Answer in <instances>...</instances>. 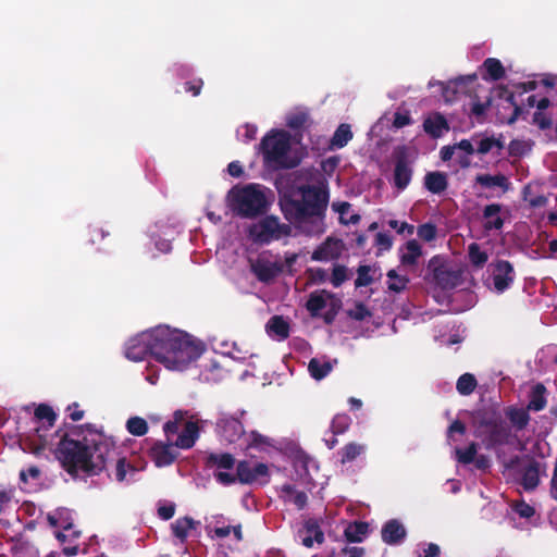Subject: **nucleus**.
Returning a JSON list of instances; mask_svg holds the SVG:
<instances>
[{
    "label": "nucleus",
    "mask_w": 557,
    "mask_h": 557,
    "mask_svg": "<svg viewBox=\"0 0 557 557\" xmlns=\"http://www.w3.org/2000/svg\"><path fill=\"white\" fill-rule=\"evenodd\" d=\"M494 147H497L498 149L503 148V143L498 139H495L494 137H485L480 140L476 152L479 154H486L488 153Z\"/></svg>",
    "instance_id": "603ef678"
},
{
    "label": "nucleus",
    "mask_w": 557,
    "mask_h": 557,
    "mask_svg": "<svg viewBox=\"0 0 557 557\" xmlns=\"http://www.w3.org/2000/svg\"><path fill=\"white\" fill-rule=\"evenodd\" d=\"M203 81L201 78L188 81L184 84L186 92H190L194 97L198 96L202 89Z\"/></svg>",
    "instance_id": "338daca9"
},
{
    "label": "nucleus",
    "mask_w": 557,
    "mask_h": 557,
    "mask_svg": "<svg viewBox=\"0 0 557 557\" xmlns=\"http://www.w3.org/2000/svg\"><path fill=\"white\" fill-rule=\"evenodd\" d=\"M348 315L356 321H363L371 315V312L363 302H357L354 309L348 311Z\"/></svg>",
    "instance_id": "5fc2aeb1"
},
{
    "label": "nucleus",
    "mask_w": 557,
    "mask_h": 557,
    "mask_svg": "<svg viewBox=\"0 0 557 557\" xmlns=\"http://www.w3.org/2000/svg\"><path fill=\"white\" fill-rule=\"evenodd\" d=\"M478 453V444L471 443L467 448H456V457L458 462L462 465H470L473 462Z\"/></svg>",
    "instance_id": "a18cd8bd"
},
{
    "label": "nucleus",
    "mask_w": 557,
    "mask_h": 557,
    "mask_svg": "<svg viewBox=\"0 0 557 557\" xmlns=\"http://www.w3.org/2000/svg\"><path fill=\"white\" fill-rule=\"evenodd\" d=\"M199 437V426L195 421H187L183 431L177 435L174 446L181 449L191 448Z\"/></svg>",
    "instance_id": "6ab92c4d"
},
{
    "label": "nucleus",
    "mask_w": 557,
    "mask_h": 557,
    "mask_svg": "<svg viewBox=\"0 0 557 557\" xmlns=\"http://www.w3.org/2000/svg\"><path fill=\"white\" fill-rule=\"evenodd\" d=\"M198 523L199 522H196L193 518L186 516V517L176 519L171 524V529H172L173 535L175 537H177L178 540H181L182 542H184L188 536V532L191 529H195Z\"/></svg>",
    "instance_id": "c756f323"
},
{
    "label": "nucleus",
    "mask_w": 557,
    "mask_h": 557,
    "mask_svg": "<svg viewBox=\"0 0 557 557\" xmlns=\"http://www.w3.org/2000/svg\"><path fill=\"white\" fill-rule=\"evenodd\" d=\"M472 425L475 430V436L482 440L486 449L511 445L517 440L502 412L494 407L475 410L472 413Z\"/></svg>",
    "instance_id": "20e7f679"
},
{
    "label": "nucleus",
    "mask_w": 557,
    "mask_h": 557,
    "mask_svg": "<svg viewBox=\"0 0 557 557\" xmlns=\"http://www.w3.org/2000/svg\"><path fill=\"white\" fill-rule=\"evenodd\" d=\"M299 191V199L286 198L282 202L286 220L294 224L323 220L329 203V191L314 185H302Z\"/></svg>",
    "instance_id": "7ed1b4c3"
},
{
    "label": "nucleus",
    "mask_w": 557,
    "mask_h": 557,
    "mask_svg": "<svg viewBox=\"0 0 557 557\" xmlns=\"http://www.w3.org/2000/svg\"><path fill=\"white\" fill-rule=\"evenodd\" d=\"M341 240L327 237L320 246H318L312 255L313 261H327L337 259L341 256Z\"/></svg>",
    "instance_id": "dca6fc26"
},
{
    "label": "nucleus",
    "mask_w": 557,
    "mask_h": 557,
    "mask_svg": "<svg viewBox=\"0 0 557 557\" xmlns=\"http://www.w3.org/2000/svg\"><path fill=\"white\" fill-rule=\"evenodd\" d=\"M332 369L333 364L329 360L321 361L318 358H312L308 363V371L310 375L317 381L327 376Z\"/></svg>",
    "instance_id": "473e14b6"
},
{
    "label": "nucleus",
    "mask_w": 557,
    "mask_h": 557,
    "mask_svg": "<svg viewBox=\"0 0 557 557\" xmlns=\"http://www.w3.org/2000/svg\"><path fill=\"white\" fill-rule=\"evenodd\" d=\"M265 163L276 169H294L300 159L289 157L290 135L283 129H271L259 145Z\"/></svg>",
    "instance_id": "39448f33"
},
{
    "label": "nucleus",
    "mask_w": 557,
    "mask_h": 557,
    "mask_svg": "<svg viewBox=\"0 0 557 557\" xmlns=\"http://www.w3.org/2000/svg\"><path fill=\"white\" fill-rule=\"evenodd\" d=\"M354 137L351 132V126L347 123H342L335 129L333 136L331 137L327 149L336 150L344 148Z\"/></svg>",
    "instance_id": "4be33fe9"
},
{
    "label": "nucleus",
    "mask_w": 557,
    "mask_h": 557,
    "mask_svg": "<svg viewBox=\"0 0 557 557\" xmlns=\"http://www.w3.org/2000/svg\"><path fill=\"white\" fill-rule=\"evenodd\" d=\"M475 183L485 188L500 187L504 191H506L509 186L508 178L504 174H478L475 176Z\"/></svg>",
    "instance_id": "7c9ffc66"
},
{
    "label": "nucleus",
    "mask_w": 557,
    "mask_h": 557,
    "mask_svg": "<svg viewBox=\"0 0 557 557\" xmlns=\"http://www.w3.org/2000/svg\"><path fill=\"white\" fill-rule=\"evenodd\" d=\"M375 245L383 250H388L393 245L392 237L386 233L380 232L375 235Z\"/></svg>",
    "instance_id": "774afa93"
},
{
    "label": "nucleus",
    "mask_w": 557,
    "mask_h": 557,
    "mask_svg": "<svg viewBox=\"0 0 557 557\" xmlns=\"http://www.w3.org/2000/svg\"><path fill=\"white\" fill-rule=\"evenodd\" d=\"M216 432L225 442L236 443L245 434L244 425L237 418L223 414L216 422Z\"/></svg>",
    "instance_id": "9b49d317"
},
{
    "label": "nucleus",
    "mask_w": 557,
    "mask_h": 557,
    "mask_svg": "<svg viewBox=\"0 0 557 557\" xmlns=\"http://www.w3.org/2000/svg\"><path fill=\"white\" fill-rule=\"evenodd\" d=\"M364 451H366L364 445L358 444L355 442H350V443L346 444L338 453L341 456V459H339L341 463L345 465V463L351 462V461L356 460L359 456L364 454Z\"/></svg>",
    "instance_id": "c9c22d12"
},
{
    "label": "nucleus",
    "mask_w": 557,
    "mask_h": 557,
    "mask_svg": "<svg viewBox=\"0 0 557 557\" xmlns=\"http://www.w3.org/2000/svg\"><path fill=\"white\" fill-rule=\"evenodd\" d=\"M47 519L51 527L62 529V531L55 532V536L60 542H65L79 535V532L72 530L73 517L69 509H57L55 511L48 513Z\"/></svg>",
    "instance_id": "1a4fd4ad"
},
{
    "label": "nucleus",
    "mask_w": 557,
    "mask_h": 557,
    "mask_svg": "<svg viewBox=\"0 0 557 557\" xmlns=\"http://www.w3.org/2000/svg\"><path fill=\"white\" fill-rule=\"evenodd\" d=\"M58 458L71 474H96L104 463L103 451L96 436L83 440L64 438L58 449Z\"/></svg>",
    "instance_id": "f03ea898"
},
{
    "label": "nucleus",
    "mask_w": 557,
    "mask_h": 557,
    "mask_svg": "<svg viewBox=\"0 0 557 557\" xmlns=\"http://www.w3.org/2000/svg\"><path fill=\"white\" fill-rule=\"evenodd\" d=\"M307 535L302 539V545L311 548L313 543L322 544L324 542V533L320 528L318 520L308 519L304 524Z\"/></svg>",
    "instance_id": "5701e85b"
},
{
    "label": "nucleus",
    "mask_w": 557,
    "mask_h": 557,
    "mask_svg": "<svg viewBox=\"0 0 557 557\" xmlns=\"http://www.w3.org/2000/svg\"><path fill=\"white\" fill-rule=\"evenodd\" d=\"M503 206L500 203H491L483 209V226L485 231L500 230L504 226V219L499 215Z\"/></svg>",
    "instance_id": "aec40b11"
},
{
    "label": "nucleus",
    "mask_w": 557,
    "mask_h": 557,
    "mask_svg": "<svg viewBox=\"0 0 557 557\" xmlns=\"http://www.w3.org/2000/svg\"><path fill=\"white\" fill-rule=\"evenodd\" d=\"M492 278L495 290L503 294L516 278L513 265L508 260H497L493 263Z\"/></svg>",
    "instance_id": "9d476101"
},
{
    "label": "nucleus",
    "mask_w": 557,
    "mask_h": 557,
    "mask_svg": "<svg viewBox=\"0 0 557 557\" xmlns=\"http://www.w3.org/2000/svg\"><path fill=\"white\" fill-rule=\"evenodd\" d=\"M424 186L432 194H442L448 187L447 175L443 172H429L424 176Z\"/></svg>",
    "instance_id": "b1692460"
},
{
    "label": "nucleus",
    "mask_w": 557,
    "mask_h": 557,
    "mask_svg": "<svg viewBox=\"0 0 557 557\" xmlns=\"http://www.w3.org/2000/svg\"><path fill=\"white\" fill-rule=\"evenodd\" d=\"M508 152L511 157H521L525 153V143L513 139L509 143Z\"/></svg>",
    "instance_id": "0e129e2a"
},
{
    "label": "nucleus",
    "mask_w": 557,
    "mask_h": 557,
    "mask_svg": "<svg viewBox=\"0 0 557 557\" xmlns=\"http://www.w3.org/2000/svg\"><path fill=\"white\" fill-rule=\"evenodd\" d=\"M175 504L174 503H164V504H161L159 507H158V516L159 518H161L162 520H170L173 518L174 513H175Z\"/></svg>",
    "instance_id": "e2e57ef3"
},
{
    "label": "nucleus",
    "mask_w": 557,
    "mask_h": 557,
    "mask_svg": "<svg viewBox=\"0 0 557 557\" xmlns=\"http://www.w3.org/2000/svg\"><path fill=\"white\" fill-rule=\"evenodd\" d=\"M436 283L443 288H455L459 283V273L444 267H436L433 270Z\"/></svg>",
    "instance_id": "393cba45"
},
{
    "label": "nucleus",
    "mask_w": 557,
    "mask_h": 557,
    "mask_svg": "<svg viewBox=\"0 0 557 557\" xmlns=\"http://www.w3.org/2000/svg\"><path fill=\"white\" fill-rule=\"evenodd\" d=\"M533 123L542 131L549 129L553 125L552 119L541 111L534 112Z\"/></svg>",
    "instance_id": "bf43d9fd"
},
{
    "label": "nucleus",
    "mask_w": 557,
    "mask_h": 557,
    "mask_svg": "<svg viewBox=\"0 0 557 557\" xmlns=\"http://www.w3.org/2000/svg\"><path fill=\"white\" fill-rule=\"evenodd\" d=\"M412 169L409 165L405 148L397 153L394 169V185L404 190L410 183Z\"/></svg>",
    "instance_id": "4468645a"
},
{
    "label": "nucleus",
    "mask_w": 557,
    "mask_h": 557,
    "mask_svg": "<svg viewBox=\"0 0 557 557\" xmlns=\"http://www.w3.org/2000/svg\"><path fill=\"white\" fill-rule=\"evenodd\" d=\"M144 354L152 356L169 370L183 371L205 351V345L191 335L169 325L141 332Z\"/></svg>",
    "instance_id": "f257e3e1"
},
{
    "label": "nucleus",
    "mask_w": 557,
    "mask_h": 557,
    "mask_svg": "<svg viewBox=\"0 0 557 557\" xmlns=\"http://www.w3.org/2000/svg\"><path fill=\"white\" fill-rule=\"evenodd\" d=\"M388 277V289L395 293H400L406 289L409 278L407 276L399 275L396 270L392 269L387 272Z\"/></svg>",
    "instance_id": "a19ab883"
},
{
    "label": "nucleus",
    "mask_w": 557,
    "mask_h": 557,
    "mask_svg": "<svg viewBox=\"0 0 557 557\" xmlns=\"http://www.w3.org/2000/svg\"><path fill=\"white\" fill-rule=\"evenodd\" d=\"M478 385L475 376L471 373H463L457 380L456 388L460 395L468 396L472 394Z\"/></svg>",
    "instance_id": "58836bf2"
},
{
    "label": "nucleus",
    "mask_w": 557,
    "mask_h": 557,
    "mask_svg": "<svg viewBox=\"0 0 557 557\" xmlns=\"http://www.w3.org/2000/svg\"><path fill=\"white\" fill-rule=\"evenodd\" d=\"M49 444V436L46 433H41L40 429L36 430V434L29 437V449L34 454H39Z\"/></svg>",
    "instance_id": "c03bdc74"
},
{
    "label": "nucleus",
    "mask_w": 557,
    "mask_h": 557,
    "mask_svg": "<svg viewBox=\"0 0 557 557\" xmlns=\"http://www.w3.org/2000/svg\"><path fill=\"white\" fill-rule=\"evenodd\" d=\"M227 198L232 211L240 218L253 219L264 214L268 210L265 195L255 184L232 188Z\"/></svg>",
    "instance_id": "423d86ee"
},
{
    "label": "nucleus",
    "mask_w": 557,
    "mask_h": 557,
    "mask_svg": "<svg viewBox=\"0 0 557 557\" xmlns=\"http://www.w3.org/2000/svg\"><path fill=\"white\" fill-rule=\"evenodd\" d=\"M381 534L384 543L395 545L406 537L407 532L398 520L392 519L383 525Z\"/></svg>",
    "instance_id": "f3484780"
},
{
    "label": "nucleus",
    "mask_w": 557,
    "mask_h": 557,
    "mask_svg": "<svg viewBox=\"0 0 557 557\" xmlns=\"http://www.w3.org/2000/svg\"><path fill=\"white\" fill-rule=\"evenodd\" d=\"M483 67L486 71V76H483L485 79L488 77L492 81H499L505 76V69L498 59L487 58L483 62Z\"/></svg>",
    "instance_id": "e433bc0d"
},
{
    "label": "nucleus",
    "mask_w": 557,
    "mask_h": 557,
    "mask_svg": "<svg viewBox=\"0 0 557 557\" xmlns=\"http://www.w3.org/2000/svg\"><path fill=\"white\" fill-rule=\"evenodd\" d=\"M546 387L543 383H536L530 393V400L527 406L528 410L541 411L546 407L547 400L545 397Z\"/></svg>",
    "instance_id": "c85d7f7f"
},
{
    "label": "nucleus",
    "mask_w": 557,
    "mask_h": 557,
    "mask_svg": "<svg viewBox=\"0 0 557 557\" xmlns=\"http://www.w3.org/2000/svg\"><path fill=\"white\" fill-rule=\"evenodd\" d=\"M208 469L231 470L235 466V458L230 453H210L205 460Z\"/></svg>",
    "instance_id": "412c9836"
},
{
    "label": "nucleus",
    "mask_w": 557,
    "mask_h": 557,
    "mask_svg": "<svg viewBox=\"0 0 557 557\" xmlns=\"http://www.w3.org/2000/svg\"><path fill=\"white\" fill-rule=\"evenodd\" d=\"M368 531L369 525L367 522L356 521L349 523V525L344 531V535L349 543H359L362 542Z\"/></svg>",
    "instance_id": "2f4dec72"
},
{
    "label": "nucleus",
    "mask_w": 557,
    "mask_h": 557,
    "mask_svg": "<svg viewBox=\"0 0 557 557\" xmlns=\"http://www.w3.org/2000/svg\"><path fill=\"white\" fill-rule=\"evenodd\" d=\"M231 356L234 360L245 361L248 358L258 357V354L249 351L248 349L243 350V349L238 348L236 344H234L233 351L231 352Z\"/></svg>",
    "instance_id": "69168bd1"
},
{
    "label": "nucleus",
    "mask_w": 557,
    "mask_h": 557,
    "mask_svg": "<svg viewBox=\"0 0 557 557\" xmlns=\"http://www.w3.org/2000/svg\"><path fill=\"white\" fill-rule=\"evenodd\" d=\"M214 478L223 485L234 484L237 480L242 484L258 483L264 485L270 481V472L268 465L263 462L252 463L242 460L237 463L236 475L225 471H215Z\"/></svg>",
    "instance_id": "0eeeda50"
},
{
    "label": "nucleus",
    "mask_w": 557,
    "mask_h": 557,
    "mask_svg": "<svg viewBox=\"0 0 557 557\" xmlns=\"http://www.w3.org/2000/svg\"><path fill=\"white\" fill-rule=\"evenodd\" d=\"M529 410L525 408H517L509 406L505 409L506 418L518 431L525 429L530 422Z\"/></svg>",
    "instance_id": "bb28decb"
},
{
    "label": "nucleus",
    "mask_w": 557,
    "mask_h": 557,
    "mask_svg": "<svg viewBox=\"0 0 557 557\" xmlns=\"http://www.w3.org/2000/svg\"><path fill=\"white\" fill-rule=\"evenodd\" d=\"M40 471L37 467L30 466L20 472V480L23 484L27 485L30 482L38 480Z\"/></svg>",
    "instance_id": "13d9d810"
},
{
    "label": "nucleus",
    "mask_w": 557,
    "mask_h": 557,
    "mask_svg": "<svg viewBox=\"0 0 557 557\" xmlns=\"http://www.w3.org/2000/svg\"><path fill=\"white\" fill-rule=\"evenodd\" d=\"M326 306V300L322 294H319L317 292L311 293L306 307L307 310L312 314L317 315L322 309H324Z\"/></svg>",
    "instance_id": "79ce46f5"
},
{
    "label": "nucleus",
    "mask_w": 557,
    "mask_h": 557,
    "mask_svg": "<svg viewBox=\"0 0 557 557\" xmlns=\"http://www.w3.org/2000/svg\"><path fill=\"white\" fill-rule=\"evenodd\" d=\"M289 234V225L280 223L278 218L274 215L264 216L249 228L250 237L259 244H270Z\"/></svg>",
    "instance_id": "6e6552de"
},
{
    "label": "nucleus",
    "mask_w": 557,
    "mask_h": 557,
    "mask_svg": "<svg viewBox=\"0 0 557 557\" xmlns=\"http://www.w3.org/2000/svg\"><path fill=\"white\" fill-rule=\"evenodd\" d=\"M423 129L432 138H440L444 132L449 131V125L443 114L435 112L423 121Z\"/></svg>",
    "instance_id": "a211bd4d"
},
{
    "label": "nucleus",
    "mask_w": 557,
    "mask_h": 557,
    "mask_svg": "<svg viewBox=\"0 0 557 557\" xmlns=\"http://www.w3.org/2000/svg\"><path fill=\"white\" fill-rule=\"evenodd\" d=\"M35 418L47 426H52L55 416L52 409L46 405H40L35 410Z\"/></svg>",
    "instance_id": "de8ad7c7"
},
{
    "label": "nucleus",
    "mask_w": 557,
    "mask_h": 557,
    "mask_svg": "<svg viewBox=\"0 0 557 557\" xmlns=\"http://www.w3.org/2000/svg\"><path fill=\"white\" fill-rule=\"evenodd\" d=\"M174 443L156 442L149 449V457L159 468L172 465L178 453L173 448Z\"/></svg>",
    "instance_id": "f8f14e48"
},
{
    "label": "nucleus",
    "mask_w": 557,
    "mask_h": 557,
    "mask_svg": "<svg viewBox=\"0 0 557 557\" xmlns=\"http://www.w3.org/2000/svg\"><path fill=\"white\" fill-rule=\"evenodd\" d=\"M135 472H136V470H135L134 466L131 462H128L125 458H121L116 462V467H115L116 480H119V481L127 480V475L129 474L131 476H133L135 474Z\"/></svg>",
    "instance_id": "49530a36"
},
{
    "label": "nucleus",
    "mask_w": 557,
    "mask_h": 557,
    "mask_svg": "<svg viewBox=\"0 0 557 557\" xmlns=\"http://www.w3.org/2000/svg\"><path fill=\"white\" fill-rule=\"evenodd\" d=\"M540 483L539 466L535 461L528 465L522 472V486L527 491L534 490Z\"/></svg>",
    "instance_id": "72a5a7b5"
},
{
    "label": "nucleus",
    "mask_w": 557,
    "mask_h": 557,
    "mask_svg": "<svg viewBox=\"0 0 557 557\" xmlns=\"http://www.w3.org/2000/svg\"><path fill=\"white\" fill-rule=\"evenodd\" d=\"M406 251L400 257V262L404 265H414L418 262L419 257L422 255L420 244L416 239L407 242Z\"/></svg>",
    "instance_id": "f704fd0d"
},
{
    "label": "nucleus",
    "mask_w": 557,
    "mask_h": 557,
    "mask_svg": "<svg viewBox=\"0 0 557 557\" xmlns=\"http://www.w3.org/2000/svg\"><path fill=\"white\" fill-rule=\"evenodd\" d=\"M139 341L136 337H132L125 345V357L132 361L139 360Z\"/></svg>",
    "instance_id": "6e6d98bb"
},
{
    "label": "nucleus",
    "mask_w": 557,
    "mask_h": 557,
    "mask_svg": "<svg viewBox=\"0 0 557 557\" xmlns=\"http://www.w3.org/2000/svg\"><path fill=\"white\" fill-rule=\"evenodd\" d=\"M465 83V78H456L454 81H450L446 86H443V96L446 101H451L453 96L456 92V88Z\"/></svg>",
    "instance_id": "052dcab7"
},
{
    "label": "nucleus",
    "mask_w": 557,
    "mask_h": 557,
    "mask_svg": "<svg viewBox=\"0 0 557 557\" xmlns=\"http://www.w3.org/2000/svg\"><path fill=\"white\" fill-rule=\"evenodd\" d=\"M468 256L471 264L475 268H483V265L487 262L488 255L486 251L482 250L480 245L476 243H472L468 247Z\"/></svg>",
    "instance_id": "ea45409f"
},
{
    "label": "nucleus",
    "mask_w": 557,
    "mask_h": 557,
    "mask_svg": "<svg viewBox=\"0 0 557 557\" xmlns=\"http://www.w3.org/2000/svg\"><path fill=\"white\" fill-rule=\"evenodd\" d=\"M493 100L503 101L505 108H512V114L506 120L507 124H513L518 117L523 113V109L516 101V96L506 86L499 85L492 90Z\"/></svg>",
    "instance_id": "ddd939ff"
},
{
    "label": "nucleus",
    "mask_w": 557,
    "mask_h": 557,
    "mask_svg": "<svg viewBox=\"0 0 557 557\" xmlns=\"http://www.w3.org/2000/svg\"><path fill=\"white\" fill-rule=\"evenodd\" d=\"M418 236L424 242H432L436 238L437 228L433 223H424L418 226L417 230Z\"/></svg>",
    "instance_id": "8fccbe9b"
},
{
    "label": "nucleus",
    "mask_w": 557,
    "mask_h": 557,
    "mask_svg": "<svg viewBox=\"0 0 557 557\" xmlns=\"http://www.w3.org/2000/svg\"><path fill=\"white\" fill-rule=\"evenodd\" d=\"M281 493V497L284 499V502L293 503L299 510L304 509L307 506V494L304 491H297L294 485H282Z\"/></svg>",
    "instance_id": "a878e982"
},
{
    "label": "nucleus",
    "mask_w": 557,
    "mask_h": 557,
    "mask_svg": "<svg viewBox=\"0 0 557 557\" xmlns=\"http://www.w3.org/2000/svg\"><path fill=\"white\" fill-rule=\"evenodd\" d=\"M347 278V268L343 264L334 265L331 276L332 285L334 287H339Z\"/></svg>",
    "instance_id": "864d4df0"
},
{
    "label": "nucleus",
    "mask_w": 557,
    "mask_h": 557,
    "mask_svg": "<svg viewBox=\"0 0 557 557\" xmlns=\"http://www.w3.org/2000/svg\"><path fill=\"white\" fill-rule=\"evenodd\" d=\"M370 271H371L370 265H366V264L359 265V268L357 269L358 276L355 281V286L357 288L363 287V286H369L370 284H372L373 278L370 275Z\"/></svg>",
    "instance_id": "09e8293b"
},
{
    "label": "nucleus",
    "mask_w": 557,
    "mask_h": 557,
    "mask_svg": "<svg viewBox=\"0 0 557 557\" xmlns=\"http://www.w3.org/2000/svg\"><path fill=\"white\" fill-rule=\"evenodd\" d=\"M187 417H188V411H185V410L174 411L173 420H169L163 425V431H164V434H165L168 441H170V437L172 435H175L178 433L181 423H183Z\"/></svg>",
    "instance_id": "4c0bfd02"
},
{
    "label": "nucleus",
    "mask_w": 557,
    "mask_h": 557,
    "mask_svg": "<svg viewBox=\"0 0 557 557\" xmlns=\"http://www.w3.org/2000/svg\"><path fill=\"white\" fill-rule=\"evenodd\" d=\"M492 106V98H487L485 102H480L475 100L471 103V114L474 115L478 120L485 115L486 110Z\"/></svg>",
    "instance_id": "4d7b16f0"
},
{
    "label": "nucleus",
    "mask_w": 557,
    "mask_h": 557,
    "mask_svg": "<svg viewBox=\"0 0 557 557\" xmlns=\"http://www.w3.org/2000/svg\"><path fill=\"white\" fill-rule=\"evenodd\" d=\"M267 332L284 341L289 336V324L282 315H273L267 323Z\"/></svg>",
    "instance_id": "cd10ccee"
},
{
    "label": "nucleus",
    "mask_w": 557,
    "mask_h": 557,
    "mask_svg": "<svg viewBox=\"0 0 557 557\" xmlns=\"http://www.w3.org/2000/svg\"><path fill=\"white\" fill-rule=\"evenodd\" d=\"M309 120H310V117L307 112H298V113L292 114L287 119L286 124L292 129H300L307 125Z\"/></svg>",
    "instance_id": "3c124183"
},
{
    "label": "nucleus",
    "mask_w": 557,
    "mask_h": 557,
    "mask_svg": "<svg viewBox=\"0 0 557 557\" xmlns=\"http://www.w3.org/2000/svg\"><path fill=\"white\" fill-rule=\"evenodd\" d=\"M513 510L516 513H518L521 518H531L535 513V509L530 506L529 504L524 503L523 500L517 503L513 506Z\"/></svg>",
    "instance_id": "680f3d73"
},
{
    "label": "nucleus",
    "mask_w": 557,
    "mask_h": 557,
    "mask_svg": "<svg viewBox=\"0 0 557 557\" xmlns=\"http://www.w3.org/2000/svg\"><path fill=\"white\" fill-rule=\"evenodd\" d=\"M351 419L345 413L336 414L331 423V431L334 435L344 434L350 426Z\"/></svg>",
    "instance_id": "37998d69"
},
{
    "label": "nucleus",
    "mask_w": 557,
    "mask_h": 557,
    "mask_svg": "<svg viewBox=\"0 0 557 557\" xmlns=\"http://www.w3.org/2000/svg\"><path fill=\"white\" fill-rule=\"evenodd\" d=\"M251 271L260 282L269 283L283 271V265L277 262L258 259L251 264Z\"/></svg>",
    "instance_id": "2eb2a0df"
}]
</instances>
